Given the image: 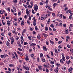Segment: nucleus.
Listing matches in <instances>:
<instances>
[{"label": "nucleus", "mask_w": 73, "mask_h": 73, "mask_svg": "<svg viewBox=\"0 0 73 73\" xmlns=\"http://www.w3.org/2000/svg\"><path fill=\"white\" fill-rule=\"evenodd\" d=\"M54 71L55 72H56V73H57L58 70L56 69H55Z\"/></svg>", "instance_id": "obj_37"}, {"label": "nucleus", "mask_w": 73, "mask_h": 73, "mask_svg": "<svg viewBox=\"0 0 73 73\" xmlns=\"http://www.w3.org/2000/svg\"><path fill=\"white\" fill-rule=\"evenodd\" d=\"M51 64H54V62L53 61H50Z\"/></svg>", "instance_id": "obj_45"}, {"label": "nucleus", "mask_w": 73, "mask_h": 73, "mask_svg": "<svg viewBox=\"0 0 73 73\" xmlns=\"http://www.w3.org/2000/svg\"><path fill=\"white\" fill-rule=\"evenodd\" d=\"M9 66L10 67H12V66H13V64H10L9 65Z\"/></svg>", "instance_id": "obj_47"}, {"label": "nucleus", "mask_w": 73, "mask_h": 73, "mask_svg": "<svg viewBox=\"0 0 73 73\" xmlns=\"http://www.w3.org/2000/svg\"><path fill=\"white\" fill-rule=\"evenodd\" d=\"M43 35L44 37H48V35L46 34L45 33H43Z\"/></svg>", "instance_id": "obj_18"}, {"label": "nucleus", "mask_w": 73, "mask_h": 73, "mask_svg": "<svg viewBox=\"0 0 73 73\" xmlns=\"http://www.w3.org/2000/svg\"><path fill=\"white\" fill-rule=\"evenodd\" d=\"M52 15L54 17L55 16V14H54V13H52Z\"/></svg>", "instance_id": "obj_48"}, {"label": "nucleus", "mask_w": 73, "mask_h": 73, "mask_svg": "<svg viewBox=\"0 0 73 73\" xmlns=\"http://www.w3.org/2000/svg\"><path fill=\"white\" fill-rule=\"evenodd\" d=\"M42 60L43 62H45V58H42Z\"/></svg>", "instance_id": "obj_25"}, {"label": "nucleus", "mask_w": 73, "mask_h": 73, "mask_svg": "<svg viewBox=\"0 0 73 73\" xmlns=\"http://www.w3.org/2000/svg\"><path fill=\"white\" fill-rule=\"evenodd\" d=\"M26 12L27 15L28 17V16H29V11H28V9H27L26 10Z\"/></svg>", "instance_id": "obj_3"}, {"label": "nucleus", "mask_w": 73, "mask_h": 73, "mask_svg": "<svg viewBox=\"0 0 73 73\" xmlns=\"http://www.w3.org/2000/svg\"><path fill=\"white\" fill-rule=\"evenodd\" d=\"M0 12L1 14L4 13V12H5L4 10H0Z\"/></svg>", "instance_id": "obj_4"}, {"label": "nucleus", "mask_w": 73, "mask_h": 73, "mask_svg": "<svg viewBox=\"0 0 73 73\" xmlns=\"http://www.w3.org/2000/svg\"><path fill=\"white\" fill-rule=\"evenodd\" d=\"M8 34L9 36H10V37H11V33H9Z\"/></svg>", "instance_id": "obj_41"}, {"label": "nucleus", "mask_w": 73, "mask_h": 73, "mask_svg": "<svg viewBox=\"0 0 73 73\" xmlns=\"http://www.w3.org/2000/svg\"><path fill=\"white\" fill-rule=\"evenodd\" d=\"M44 3H45V2H44V1H42L40 3V5H43V4H44Z\"/></svg>", "instance_id": "obj_11"}, {"label": "nucleus", "mask_w": 73, "mask_h": 73, "mask_svg": "<svg viewBox=\"0 0 73 73\" xmlns=\"http://www.w3.org/2000/svg\"><path fill=\"white\" fill-rule=\"evenodd\" d=\"M66 13H68V12H69V13H71L72 11L70 9H69L66 11Z\"/></svg>", "instance_id": "obj_12"}, {"label": "nucleus", "mask_w": 73, "mask_h": 73, "mask_svg": "<svg viewBox=\"0 0 73 73\" xmlns=\"http://www.w3.org/2000/svg\"><path fill=\"white\" fill-rule=\"evenodd\" d=\"M25 73H29V71H25Z\"/></svg>", "instance_id": "obj_63"}, {"label": "nucleus", "mask_w": 73, "mask_h": 73, "mask_svg": "<svg viewBox=\"0 0 73 73\" xmlns=\"http://www.w3.org/2000/svg\"><path fill=\"white\" fill-rule=\"evenodd\" d=\"M43 49L44 50H45V51H47V49H46V47L44 46H43Z\"/></svg>", "instance_id": "obj_6"}, {"label": "nucleus", "mask_w": 73, "mask_h": 73, "mask_svg": "<svg viewBox=\"0 0 73 73\" xmlns=\"http://www.w3.org/2000/svg\"><path fill=\"white\" fill-rule=\"evenodd\" d=\"M50 19H48L47 21V24H49V22H50Z\"/></svg>", "instance_id": "obj_22"}, {"label": "nucleus", "mask_w": 73, "mask_h": 73, "mask_svg": "<svg viewBox=\"0 0 73 73\" xmlns=\"http://www.w3.org/2000/svg\"><path fill=\"white\" fill-rule=\"evenodd\" d=\"M30 4H31V5H32V6H33V3H32V1H31V2H30Z\"/></svg>", "instance_id": "obj_50"}, {"label": "nucleus", "mask_w": 73, "mask_h": 73, "mask_svg": "<svg viewBox=\"0 0 73 73\" xmlns=\"http://www.w3.org/2000/svg\"><path fill=\"white\" fill-rule=\"evenodd\" d=\"M21 39L23 40V36H21Z\"/></svg>", "instance_id": "obj_59"}, {"label": "nucleus", "mask_w": 73, "mask_h": 73, "mask_svg": "<svg viewBox=\"0 0 73 73\" xmlns=\"http://www.w3.org/2000/svg\"><path fill=\"white\" fill-rule=\"evenodd\" d=\"M62 42V41L60 40L58 42V43L59 44H61Z\"/></svg>", "instance_id": "obj_44"}, {"label": "nucleus", "mask_w": 73, "mask_h": 73, "mask_svg": "<svg viewBox=\"0 0 73 73\" xmlns=\"http://www.w3.org/2000/svg\"><path fill=\"white\" fill-rule=\"evenodd\" d=\"M13 33H16V31H13Z\"/></svg>", "instance_id": "obj_64"}, {"label": "nucleus", "mask_w": 73, "mask_h": 73, "mask_svg": "<svg viewBox=\"0 0 73 73\" xmlns=\"http://www.w3.org/2000/svg\"><path fill=\"white\" fill-rule=\"evenodd\" d=\"M15 38L17 40H18L19 39V37L16 36Z\"/></svg>", "instance_id": "obj_43"}, {"label": "nucleus", "mask_w": 73, "mask_h": 73, "mask_svg": "<svg viewBox=\"0 0 73 73\" xmlns=\"http://www.w3.org/2000/svg\"><path fill=\"white\" fill-rule=\"evenodd\" d=\"M30 29L31 31H33V29H32V28L31 27H30Z\"/></svg>", "instance_id": "obj_53"}, {"label": "nucleus", "mask_w": 73, "mask_h": 73, "mask_svg": "<svg viewBox=\"0 0 73 73\" xmlns=\"http://www.w3.org/2000/svg\"><path fill=\"white\" fill-rule=\"evenodd\" d=\"M34 9L35 11H37V9H38V6L37 5H35Z\"/></svg>", "instance_id": "obj_2"}, {"label": "nucleus", "mask_w": 73, "mask_h": 73, "mask_svg": "<svg viewBox=\"0 0 73 73\" xmlns=\"http://www.w3.org/2000/svg\"><path fill=\"white\" fill-rule=\"evenodd\" d=\"M56 66L58 67L59 66V65H60V63H57L56 64Z\"/></svg>", "instance_id": "obj_20"}, {"label": "nucleus", "mask_w": 73, "mask_h": 73, "mask_svg": "<svg viewBox=\"0 0 73 73\" xmlns=\"http://www.w3.org/2000/svg\"><path fill=\"white\" fill-rule=\"evenodd\" d=\"M10 38L11 40H12V41H15V40H14V39L13 38V37H11Z\"/></svg>", "instance_id": "obj_30"}, {"label": "nucleus", "mask_w": 73, "mask_h": 73, "mask_svg": "<svg viewBox=\"0 0 73 73\" xmlns=\"http://www.w3.org/2000/svg\"><path fill=\"white\" fill-rule=\"evenodd\" d=\"M62 69L63 70H65V69H66V68L65 67H63L62 68Z\"/></svg>", "instance_id": "obj_35"}, {"label": "nucleus", "mask_w": 73, "mask_h": 73, "mask_svg": "<svg viewBox=\"0 0 73 73\" xmlns=\"http://www.w3.org/2000/svg\"><path fill=\"white\" fill-rule=\"evenodd\" d=\"M7 23L9 26L11 24V22L10 21H8L7 22Z\"/></svg>", "instance_id": "obj_7"}, {"label": "nucleus", "mask_w": 73, "mask_h": 73, "mask_svg": "<svg viewBox=\"0 0 73 73\" xmlns=\"http://www.w3.org/2000/svg\"><path fill=\"white\" fill-rule=\"evenodd\" d=\"M32 13H33V14H35V11H34L32 9Z\"/></svg>", "instance_id": "obj_38"}, {"label": "nucleus", "mask_w": 73, "mask_h": 73, "mask_svg": "<svg viewBox=\"0 0 73 73\" xmlns=\"http://www.w3.org/2000/svg\"><path fill=\"white\" fill-rule=\"evenodd\" d=\"M38 68L40 70H42V66H39L38 67Z\"/></svg>", "instance_id": "obj_5"}, {"label": "nucleus", "mask_w": 73, "mask_h": 73, "mask_svg": "<svg viewBox=\"0 0 73 73\" xmlns=\"http://www.w3.org/2000/svg\"><path fill=\"white\" fill-rule=\"evenodd\" d=\"M18 49L19 51H22V49L21 48H18Z\"/></svg>", "instance_id": "obj_54"}, {"label": "nucleus", "mask_w": 73, "mask_h": 73, "mask_svg": "<svg viewBox=\"0 0 73 73\" xmlns=\"http://www.w3.org/2000/svg\"><path fill=\"white\" fill-rule=\"evenodd\" d=\"M51 55L53 56V52H52V51H51Z\"/></svg>", "instance_id": "obj_60"}, {"label": "nucleus", "mask_w": 73, "mask_h": 73, "mask_svg": "<svg viewBox=\"0 0 73 73\" xmlns=\"http://www.w3.org/2000/svg\"><path fill=\"white\" fill-rule=\"evenodd\" d=\"M14 53L15 55V56H16V57H17V54H16V52H14Z\"/></svg>", "instance_id": "obj_42"}, {"label": "nucleus", "mask_w": 73, "mask_h": 73, "mask_svg": "<svg viewBox=\"0 0 73 73\" xmlns=\"http://www.w3.org/2000/svg\"><path fill=\"white\" fill-rule=\"evenodd\" d=\"M37 38H39V39H40V38H41V37H40V35H38Z\"/></svg>", "instance_id": "obj_40"}, {"label": "nucleus", "mask_w": 73, "mask_h": 73, "mask_svg": "<svg viewBox=\"0 0 73 73\" xmlns=\"http://www.w3.org/2000/svg\"><path fill=\"white\" fill-rule=\"evenodd\" d=\"M50 26L52 27V28H54V26L52 24L50 25Z\"/></svg>", "instance_id": "obj_39"}, {"label": "nucleus", "mask_w": 73, "mask_h": 73, "mask_svg": "<svg viewBox=\"0 0 73 73\" xmlns=\"http://www.w3.org/2000/svg\"><path fill=\"white\" fill-rule=\"evenodd\" d=\"M69 72H71L72 70V67H71L69 69Z\"/></svg>", "instance_id": "obj_17"}, {"label": "nucleus", "mask_w": 73, "mask_h": 73, "mask_svg": "<svg viewBox=\"0 0 73 73\" xmlns=\"http://www.w3.org/2000/svg\"><path fill=\"white\" fill-rule=\"evenodd\" d=\"M25 69L26 70H29V67H28L27 66L26 67Z\"/></svg>", "instance_id": "obj_24"}, {"label": "nucleus", "mask_w": 73, "mask_h": 73, "mask_svg": "<svg viewBox=\"0 0 73 73\" xmlns=\"http://www.w3.org/2000/svg\"><path fill=\"white\" fill-rule=\"evenodd\" d=\"M55 53H58V52L57 51V50L56 48L55 49Z\"/></svg>", "instance_id": "obj_33"}, {"label": "nucleus", "mask_w": 73, "mask_h": 73, "mask_svg": "<svg viewBox=\"0 0 73 73\" xmlns=\"http://www.w3.org/2000/svg\"><path fill=\"white\" fill-rule=\"evenodd\" d=\"M25 19H27V15H25L24 16Z\"/></svg>", "instance_id": "obj_58"}, {"label": "nucleus", "mask_w": 73, "mask_h": 73, "mask_svg": "<svg viewBox=\"0 0 73 73\" xmlns=\"http://www.w3.org/2000/svg\"><path fill=\"white\" fill-rule=\"evenodd\" d=\"M24 24V19H23V21H22V22L21 23V25H23Z\"/></svg>", "instance_id": "obj_10"}, {"label": "nucleus", "mask_w": 73, "mask_h": 73, "mask_svg": "<svg viewBox=\"0 0 73 73\" xmlns=\"http://www.w3.org/2000/svg\"><path fill=\"white\" fill-rule=\"evenodd\" d=\"M65 11H67V10H68V8H67L66 7L65 8Z\"/></svg>", "instance_id": "obj_55"}, {"label": "nucleus", "mask_w": 73, "mask_h": 73, "mask_svg": "<svg viewBox=\"0 0 73 73\" xmlns=\"http://www.w3.org/2000/svg\"><path fill=\"white\" fill-rule=\"evenodd\" d=\"M23 55H24V54L21 52L19 54V56H23Z\"/></svg>", "instance_id": "obj_29"}, {"label": "nucleus", "mask_w": 73, "mask_h": 73, "mask_svg": "<svg viewBox=\"0 0 73 73\" xmlns=\"http://www.w3.org/2000/svg\"><path fill=\"white\" fill-rule=\"evenodd\" d=\"M33 35H35V34H36V31H33Z\"/></svg>", "instance_id": "obj_51"}, {"label": "nucleus", "mask_w": 73, "mask_h": 73, "mask_svg": "<svg viewBox=\"0 0 73 73\" xmlns=\"http://www.w3.org/2000/svg\"><path fill=\"white\" fill-rule=\"evenodd\" d=\"M28 38L29 39V40H31V39H32V38H31V37H30L29 36H28Z\"/></svg>", "instance_id": "obj_49"}, {"label": "nucleus", "mask_w": 73, "mask_h": 73, "mask_svg": "<svg viewBox=\"0 0 73 73\" xmlns=\"http://www.w3.org/2000/svg\"><path fill=\"white\" fill-rule=\"evenodd\" d=\"M62 14H60V18H62Z\"/></svg>", "instance_id": "obj_36"}, {"label": "nucleus", "mask_w": 73, "mask_h": 73, "mask_svg": "<svg viewBox=\"0 0 73 73\" xmlns=\"http://www.w3.org/2000/svg\"><path fill=\"white\" fill-rule=\"evenodd\" d=\"M47 13L48 14V16H50V15L51 13L49 11H47Z\"/></svg>", "instance_id": "obj_19"}, {"label": "nucleus", "mask_w": 73, "mask_h": 73, "mask_svg": "<svg viewBox=\"0 0 73 73\" xmlns=\"http://www.w3.org/2000/svg\"><path fill=\"white\" fill-rule=\"evenodd\" d=\"M33 19L34 20V21H35V22H36V19H35V17H33Z\"/></svg>", "instance_id": "obj_52"}, {"label": "nucleus", "mask_w": 73, "mask_h": 73, "mask_svg": "<svg viewBox=\"0 0 73 73\" xmlns=\"http://www.w3.org/2000/svg\"><path fill=\"white\" fill-rule=\"evenodd\" d=\"M25 59L27 61H29V58H28V57H26V58H25Z\"/></svg>", "instance_id": "obj_21"}, {"label": "nucleus", "mask_w": 73, "mask_h": 73, "mask_svg": "<svg viewBox=\"0 0 73 73\" xmlns=\"http://www.w3.org/2000/svg\"><path fill=\"white\" fill-rule=\"evenodd\" d=\"M13 2L14 3L16 4V3H17V0H13Z\"/></svg>", "instance_id": "obj_16"}, {"label": "nucleus", "mask_w": 73, "mask_h": 73, "mask_svg": "<svg viewBox=\"0 0 73 73\" xmlns=\"http://www.w3.org/2000/svg\"><path fill=\"white\" fill-rule=\"evenodd\" d=\"M50 44H52V45H53V44H54V42H53V41H52L51 40H50Z\"/></svg>", "instance_id": "obj_14"}, {"label": "nucleus", "mask_w": 73, "mask_h": 73, "mask_svg": "<svg viewBox=\"0 0 73 73\" xmlns=\"http://www.w3.org/2000/svg\"><path fill=\"white\" fill-rule=\"evenodd\" d=\"M60 61L61 63L62 64L64 63V62H63V61H62V59L60 60Z\"/></svg>", "instance_id": "obj_34"}, {"label": "nucleus", "mask_w": 73, "mask_h": 73, "mask_svg": "<svg viewBox=\"0 0 73 73\" xmlns=\"http://www.w3.org/2000/svg\"><path fill=\"white\" fill-rule=\"evenodd\" d=\"M21 12L20 11H19V12L18 13V15L19 16H20L21 15Z\"/></svg>", "instance_id": "obj_23"}, {"label": "nucleus", "mask_w": 73, "mask_h": 73, "mask_svg": "<svg viewBox=\"0 0 73 73\" xmlns=\"http://www.w3.org/2000/svg\"><path fill=\"white\" fill-rule=\"evenodd\" d=\"M35 45H36V44L33 43L32 44H31L30 46H35Z\"/></svg>", "instance_id": "obj_13"}, {"label": "nucleus", "mask_w": 73, "mask_h": 73, "mask_svg": "<svg viewBox=\"0 0 73 73\" xmlns=\"http://www.w3.org/2000/svg\"><path fill=\"white\" fill-rule=\"evenodd\" d=\"M28 16L29 17V20H31V19H32V18L31 17L29 16H29Z\"/></svg>", "instance_id": "obj_46"}, {"label": "nucleus", "mask_w": 73, "mask_h": 73, "mask_svg": "<svg viewBox=\"0 0 73 73\" xmlns=\"http://www.w3.org/2000/svg\"><path fill=\"white\" fill-rule=\"evenodd\" d=\"M63 26L64 27H66V24H64Z\"/></svg>", "instance_id": "obj_62"}, {"label": "nucleus", "mask_w": 73, "mask_h": 73, "mask_svg": "<svg viewBox=\"0 0 73 73\" xmlns=\"http://www.w3.org/2000/svg\"><path fill=\"white\" fill-rule=\"evenodd\" d=\"M33 24L34 26H36V22L34 21Z\"/></svg>", "instance_id": "obj_27"}, {"label": "nucleus", "mask_w": 73, "mask_h": 73, "mask_svg": "<svg viewBox=\"0 0 73 73\" xmlns=\"http://www.w3.org/2000/svg\"><path fill=\"white\" fill-rule=\"evenodd\" d=\"M45 30L46 31H47L48 30V27H46L45 28Z\"/></svg>", "instance_id": "obj_26"}, {"label": "nucleus", "mask_w": 73, "mask_h": 73, "mask_svg": "<svg viewBox=\"0 0 73 73\" xmlns=\"http://www.w3.org/2000/svg\"><path fill=\"white\" fill-rule=\"evenodd\" d=\"M62 60H63V61H65V57L64 55L62 56Z\"/></svg>", "instance_id": "obj_8"}, {"label": "nucleus", "mask_w": 73, "mask_h": 73, "mask_svg": "<svg viewBox=\"0 0 73 73\" xmlns=\"http://www.w3.org/2000/svg\"><path fill=\"white\" fill-rule=\"evenodd\" d=\"M65 33V34H68V29L66 30Z\"/></svg>", "instance_id": "obj_31"}, {"label": "nucleus", "mask_w": 73, "mask_h": 73, "mask_svg": "<svg viewBox=\"0 0 73 73\" xmlns=\"http://www.w3.org/2000/svg\"><path fill=\"white\" fill-rule=\"evenodd\" d=\"M59 25L60 27H62V23L60 22V21H59Z\"/></svg>", "instance_id": "obj_9"}, {"label": "nucleus", "mask_w": 73, "mask_h": 73, "mask_svg": "<svg viewBox=\"0 0 73 73\" xmlns=\"http://www.w3.org/2000/svg\"><path fill=\"white\" fill-rule=\"evenodd\" d=\"M71 30H72V28L69 27V31H71Z\"/></svg>", "instance_id": "obj_57"}, {"label": "nucleus", "mask_w": 73, "mask_h": 73, "mask_svg": "<svg viewBox=\"0 0 73 73\" xmlns=\"http://www.w3.org/2000/svg\"><path fill=\"white\" fill-rule=\"evenodd\" d=\"M42 17L41 18V19L42 20H45V19L44 18H46L47 17V15L46 14H44L42 15Z\"/></svg>", "instance_id": "obj_1"}, {"label": "nucleus", "mask_w": 73, "mask_h": 73, "mask_svg": "<svg viewBox=\"0 0 73 73\" xmlns=\"http://www.w3.org/2000/svg\"><path fill=\"white\" fill-rule=\"evenodd\" d=\"M7 46H9V43L8 41L7 42Z\"/></svg>", "instance_id": "obj_15"}, {"label": "nucleus", "mask_w": 73, "mask_h": 73, "mask_svg": "<svg viewBox=\"0 0 73 73\" xmlns=\"http://www.w3.org/2000/svg\"><path fill=\"white\" fill-rule=\"evenodd\" d=\"M27 22L28 24L29 25V24H30V21H27Z\"/></svg>", "instance_id": "obj_61"}, {"label": "nucleus", "mask_w": 73, "mask_h": 73, "mask_svg": "<svg viewBox=\"0 0 73 73\" xmlns=\"http://www.w3.org/2000/svg\"><path fill=\"white\" fill-rule=\"evenodd\" d=\"M40 58H41V57H42V56H43V54L42 53H40Z\"/></svg>", "instance_id": "obj_28"}, {"label": "nucleus", "mask_w": 73, "mask_h": 73, "mask_svg": "<svg viewBox=\"0 0 73 73\" xmlns=\"http://www.w3.org/2000/svg\"><path fill=\"white\" fill-rule=\"evenodd\" d=\"M27 44V42H25L24 43V45H26Z\"/></svg>", "instance_id": "obj_56"}, {"label": "nucleus", "mask_w": 73, "mask_h": 73, "mask_svg": "<svg viewBox=\"0 0 73 73\" xmlns=\"http://www.w3.org/2000/svg\"><path fill=\"white\" fill-rule=\"evenodd\" d=\"M53 6L54 7H55L56 5H57V3H54L53 5Z\"/></svg>", "instance_id": "obj_32"}]
</instances>
